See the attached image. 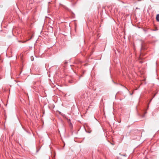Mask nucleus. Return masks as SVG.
Instances as JSON below:
<instances>
[{"label": "nucleus", "mask_w": 159, "mask_h": 159, "mask_svg": "<svg viewBox=\"0 0 159 159\" xmlns=\"http://www.w3.org/2000/svg\"><path fill=\"white\" fill-rule=\"evenodd\" d=\"M156 20L157 21H159V14L157 15L156 17Z\"/></svg>", "instance_id": "f257e3e1"}, {"label": "nucleus", "mask_w": 159, "mask_h": 159, "mask_svg": "<svg viewBox=\"0 0 159 159\" xmlns=\"http://www.w3.org/2000/svg\"><path fill=\"white\" fill-rule=\"evenodd\" d=\"M67 120H68V122L69 123H71L70 120V119H69L68 118H67Z\"/></svg>", "instance_id": "f03ea898"}, {"label": "nucleus", "mask_w": 159, "mask_h": 159, "mask_svg": "<svg viewBox=\"0 0 159 159\" xmlns=\"http://www.w3.org/2000/svg\"><path fill=\"white\" fill-rule=\"evenodd\" d=\"M69 125L70 126V127H72V124L71 123H69Z\"/></svg>", "instance_id": "7ed1b4c3"}, {"label": "nucleus", "mask_w": 159, "mask_h": 159, "mask_svg": "<svg viewBox=\"0 0 159 159\" xmlns=\"http://www.w3.org/2000/svg\"><path fill=\"white\" fill-rule=\"evenodd\" d=\"M31 59L32 61H33L34 60V58L33 57H31Z\"/></svg>", "instance_id": "20e7f679"}, {"label": "nucleus", "mask_w": 159, "mask_h": 159, "mask_svg": "<svg viewBox=\"0 0 159 159\" xmlns=\"http://www.w3.org/2000/svg\"><path fill=\"white\" fill-rule=\"evenodd\" d=\"M124 87H125V89H126L128 91H129V90H128V89L126 87H125V86H124Z\"/></svg>", "instance_id": "39448f33"}, {"label": "nucleus", "mask_w": 159, "mask_h": 159, "mask_svg": "<svg viewBox=\"0 0 159 159\" xmlns=\"http://www.w3.org/2000/svg\"><path fill=\"white\" fill-rule=\"evenodd\" d=\"M152 99L149 102V103H148V104L150 103V102H151L152 100Z\"/></svg>", "instance_id": "423d86ee"}, {"label": "nucleus", "mask_w": 159, "mask_h": 159, "mask_svg": "<svg viewBox=\"0 0 159 159\" xmlns=\"http://www.w3.org/2000/svg\"><path fill=\"white\" fill-rule=\"evenodd\" d=\"M31 39V38H30L29 39H28V40H27V41H28L30 39Z\"/></svg>", "instance_id": "0eeeda50"}, {"label": "nucleus", "mask_w": 159, "mask_h": 159, "mask_svg": "<svg viewBox=\"0 0 159 159\" xmlns=\"http://www.w3.org/2000/svg\"><path fill=\"white\" fill-rule=\"evenodd\" d=\"M133 94V93H130V94L131 95H132V94Z\"/></svg>", "instance_id": "6e6552de"}, {"label": "nucleus", "mask_w": 159, "mask_h": 159, "mask_svg": "<svg viewBox=\"0 0 159 159\" xmlns=\"http://www.w3.org/2000/svg\"><path fill=\"white\" fill-rule=\"evenodd\" d=\"M127 16H129V14H127L126 15Z\"/></svg>", "instance_id": "1a4fd4ad"}]
</instances>
